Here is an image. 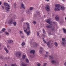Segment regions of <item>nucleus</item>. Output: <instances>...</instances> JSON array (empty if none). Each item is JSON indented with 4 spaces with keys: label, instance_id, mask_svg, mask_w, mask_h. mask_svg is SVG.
<instances>
[{
    "label": "nucleus",
    "instance_id": "nucleus-26",
    "mask_svg": "<svg viewBox=\"0 0 66 66\" xmlns=\"http://www.w3.org/2000/svg\"><path fill=\"white\" fill-rule=\"evenodd\" d=\"M26 61L27 63H29V61L27 59H26Z\"/></svg>",
    "mask_w": 66,
    "mask_h": 66
},
{
    "label": "nucleus",
    "instance_id": "nucleus-39",
    "mask_svg": "<svg viewBox=\"0 0 66 66\" xmlns=\"http://www.w3.org/2000/svg\"><path fill=\"white\" fill-rule=\"evenodd\" d=\"M37 15H39L40 14V13L38 11L37 12Z\"/></svg>",
    "mask_w": 66,
    "mask_h": 66
},
{
    "label": "nucleus",
    "instance_id": "nucleus-53",
    "mask_svg": "<svg viewBox=\"0 0 66 66\" xmlns=\"http://www.w3.org/2000/svg\"><path fill=\"white\" fill-rule=\"evenodd\" d=\"M40 49H43V48L42 47H40Z\"/></svg>",
    "mask_w": 66,
    "mask_h": 66
},
{
    "label": "nucleus",
    "instance_id": "nucleus-51",
    "mask_svg": "<svg viewBox=\"0 0 66 66\" xmlns=\"http://www.w3.org/2000/svg\"><path fill=\"white\" fill-rule=\"evenodd\" d=\"M53 23L54 24H55L56 23L55 22H53Z\"/></svg>",
    "mask_w": 66,
    "mask_h": 66
},
{
    "label": "nucleus",
    "instance_id": "nucleus-41",
    "mask_svg": "<svg viewBox=\"0 0 66 66\" xmlns=\"http://www.w3.org/2000/svg\"><path fill=\"white\" fill-rule=\"evenodd\" d=\"M46 54H47L48 55L49 54V52H46Z\"/></svg>",
    "mask_w": 66,
    "mask_h": 66
},
{
    "label": "nucleus",
    "instance_id": "nucleus-60",
    "mask_svg": "<svg viewBox=\"0 0 66 66\" xmlns=\"http://www.w3.org/2000/svg\"><path fill=\"white\" fill-rule=\"evenodd\" d=\"M4 66H7V64H5V65Z\"/></svg>",
    "mask_w": 66,
    "mask_h": 66
},
{
    "label": "nucleus",
    "instance_id": "nucleus-46",
    "mask_svg": "<svg viewBox=\"0 0 66 66\" xmlns=\"http://www.w3.org/2000/svg\"><path fill=\"white\" fill-rule=\"evenodd\" d=\"M43 42L45 44H46V41L45 40L43 41Z\"/></svg>",
    "mask_w": 66,
    "mask_h": 66
},
{
    "label": "nucleus",
    "instance_id": "nucleus-34",
    "mask_svg": "<svg viewBox=\"0 0 66 66\" xmlns=\"http://www.w3.org/2000/svg\"><path fill=\"white\" fill-rule=\"evenodd\" d=\"M5 31V28H3L2 29V31H3V32H4V31Z\"/></svg>",
    "mask_w": 66,
    "mask_h": 66
},
{
    "label": "nucleus",
    "instance_id": "nucleus-28",
    "mask_svg": "<svg viewBox=\"0 0 66 66\" xmlns=\"http://www.w3.org/2000/svg\"><path fill=\"white\" fill-rule=\"evenodd\" d=\"M21 45L22 46H23L25 45V43L24 42H22L21 44Z\"/></svg>",
    "mask_w": 66,
    "mask_h": 66
},
{
    "label": "nucleus",
    "instance_id": "nucleus-9",
    "mask_svg": "<svg viewBox=\"0 0 66 66\" xmlns=\"http://www.w3.org/2000/svg\"><path fill=\"white\" fill-rule=\"evenodd\" d=\"M30 9L29 8H27L26 11V12L27 14H29L30 13Z\"/></svg>",
    "mask_w": 66,
    "mask_h": 66
},
{
    "label": "nucleus",
    "instance_id": "nucleus-2",
    "mask_svg": "<svg viewBox=\"0 0 66 66\" xmlns=\"http://www.w3.org/2000/svg\"><path fill=\"white\" fill-rule=\"evenodd\" d=\"M61 10V5L59 4L56 5L54 10L55 11H60Z\"/></svg>",
    "mask_w": 66,
    "mask_h": 66
},
{
    "label": "nucleus",
    "instance_id": "nucleus-62",
    "mask_svg": "<svg viewBox=\"0 0 66 66\" xmlns=\"http://www.w3.org/2000/svg\"><path fill=\"white\" fill-rule=\"evenodd\" d=\"M47 1H49V0H46Z\"/></svg>",
    "mask_w": 66,
    "mask_h": 66
},
{
    "label": "nucleus",
    "instance_id": "nucleus-8",
    "mask_svg": "<svg viewBox=\"0 0 66 66\" xmlns=\"http://www.w3.org/2000/svg\"><path fill=\"white\" fill-rule=\"evenodd\" d=\"M26 24L27 26V30H30V25H29V23L27 22L26 23Z\"/></svg>",
    "mask_w": 66,
    "mask_h": 66
},
{
    "label": "nucleus",
    "instance_id": "nucleus-47",
    "mask_svg": "<svg viewBox=\"0 0 66 66\" xmlns=\"http://www.w3.org/2000/svg\"><path fill=\"white\" fill-rule=\"evenodd\" d=\"M21 20L22 21H24V19L23 18H22L21 19Z\"/></svg>",
    "mask_w": 66,
    "mask_h": 66
},
{
    "label": "nucleus",
    "instance_id": "nucleus-40",
    "mask_svg": "<svg viewBox=\"0 0 66 66\" xmlns=\"http://www.w3.org/2000/svg\"><path fill=\"white\" fill-rule=\"evenodd\" d=\"M37 66H40V64L39 63H38V64H37Z\"/></svg>",
    "mask_w": 66,
    "mask_h": 66
},
{
    "label": "nucleus",
    "instance_id": "nucleus-16",
    "mask_svg": "<svg viewBox=\"0 0 66 66\" xmlns=\"http://www.w3.org/2000/svg\"><path fill=\"white\" fill-rule=\"evenodd\" d=\"M55 19L57 21L59 20V17L58 16H56L55 17Z\"/></svg>",
    "mask_w": 66,
    "mask_h": 66
},
{
    "label": "nucleus",
    "instance_id": "nucleus-20",
    "mask_svg": "<svg viewBox=\"0 0 66 66\" xmlns=\"http://www.w3.org/2000/svg\"><path fill=\"white\" fill-rule=\"evenodd\" d=\"M51 63L52 64H54L56 63V61L55 60H52L51 61Z\"/></svg>",
    "mask_w": 66,
    "mask_h": 66
},
{
    "label": "nucleus",
    "instance_id": "nucleus-29",
    "mask_svg": "<svg viewBox=\"0 0 66 66\" xmlns=\"http://www.w3.org/2000/svg\"><path fill=\"white\" fill-rule=\"evenodd\" d=\"M13 24L14 26H16L17 24V23H16V22H13Z\"/></svg>",
    "mask_w": 66,
    "mask_h": 66
},
{
    "label": "nucleus",
    "instance_id": "nucleus-7",
    "mask_svg": "<svg viewBox=\"0 0 66 66\" xmlns=\"http://www.w3.org/2000/svg\"><path fill=\"white\" fill-rule=\"evenodd\" d=\"M16 55L17 56H20L21 55V54L20 52H17L16 53Z\"/></svg>",
    "mask_w": 66,
    "mask_h": 66
},
{
    "label": "nucleus",
    "instance_id": "nucleus-12",
    "mask_svg": "<svg viewBox=\"0 0 66 66\" xmlns=\"http://www.w3.org/2000/svg\"><path fill=\"white\" fill-rule=\"evenodd\" d=\"M50 43H51V41H48L47 43V46L48 47H50L51 46Z\"/></svg>",
    "mask_w": 66,
    "mask_h": 66
},
{
    "label": "nucleus",
    "instance_id": "nucleus-35",
    "mask_svg": "<svg viewBox=\"0 0 66 66\" xmlns=\"http://www.w3.org/2000/svg\"><path fill=\"white\" fill-rule=\"evenodd\" d=\"M23 35V36H21V37H22V38H24V34Z\"/></svg>",
    "mask_w": 66,
    "mask_h": 66
},
{
    "label": "nucleus",
    "instance_id": "nucleus-6",
    "mask_svg": "<svg viewBox=\"0 0 66 66\" xmlns=\"http://www.w3.org/2000/svg\"><path fill=\"white\" fill-rule=\"evenodd\" d=\"M24 31L25 33H26L28 35H30V33H31V31L30 30L27 31V30H24Z\"/></svg>",
    "mask_w": 66,
    "mask_h": 66
},
{
    "label": "nucleus",
    "instance_id": "nucleus-48",
    "mask_svg": "<svg viewBox=\"0 0 66 66\" xmlns=\"http://www.w3.org/2000/svg\"><path fill=\"white\" fill-rule=\"evenodd\" d=\"M2 9H4V6H2Z\"/></svg>",
    "mask_w": 66,
    "mask_h": 66
},
{
    "label": "nucleus",
    "instance_id": "nucleus-24",
    "mask_svg": "<svg viewBox=\"0 0 66 66\" xmlns=\"http://www.w3.org/2000/svg\"><path fill=\"white\" fill-rule=\"evenodd\" d=\"M25 57H26V55H23V57H22V59L23 60H24V59H25Z\"/></svg>",
    "mask_w": 66,
    "mask_h": 66
},
{
    "label": "nucleus",
    "instance_id": "nucleus-21",
    "mask_svg": "<svg viewBox=\"0 0 66 66\" xmlns=\"http://www.w3.org/2000/svg\"><path fill=\"white\" fill-rule=\"evenodd\" d=\"M63 33H66V30L65 28L63 29Z\"/></svg>",
    "mask_w": 66,
    "mask_h": 66
},
{
    "label": "nucleus",
    "instance_id": "nucleus-5",
    "mask_svg": "<svg viewBox=\"0 0 66 66\" xmlns=\"http://www.w3.org/2000/svg\"><path fill=\"white\" fill-rule=\"evenodd\" d=\"M62 41H61V44H62V45H63V46H65V43H65V39L64 38H62Z\"/></svg>",
    "mask_w": 66,
    "mask_h": 66
},
{
    "label": "nucleus",
    "instance_id": "nucleus-13",
    "mask_svg": "<svg viewBox=\"0 0 66 66\" xmlns=\"http://www.w3.org/2000/svg\"><path fill=\"white\" fill-rule=\"evenodd\" d=\"M4 49L6 51V52L7 53H8L9 52V51H8V50H7V49L6 47H4Z\"/></svg>",
    "mask_w": 66,
    "mask_h": 66
},
{
    "label": "nucleus",
    "instance_id": "nucleus-44",
    "mask_svg": "<svg viewBox=\"0 0 66 66\" xmlns=\"http://www.w3.org/2000/svg\"><path fill=\"white\" fill-rule=\"evenodd\" d=\"M5 33L6 34V35H9V33H8V32H5Z\"/></svg>",
    "mask_w": 66,
    "mask_h": 66
},
{
    "label": "nucleus",
    "instance_id": "nucleus-3",
    "mask_svg": "<svg viewBox=\"0 0 66 66\" xmlns=\"http://www.w3.org/2000/svg\"><path fill=\"white\" fill-rule=\"evenodd\" d=\"M45 9V10L47 11H49L50 10V6L48 5H47L46 6Z\"/></svg>",
    "mask_w": 66,
    "mask_h": 66
},
{
    "label": "nucleus",
    "instance_id": "nucleus-63",
    "mask_svg": "<svg viewBox=\"0 0 66 66\" xmlns=\"http://www.w3.org/2000/svg\"><path fill=\"white\" fill-rule=\"evenodd\" d=\"M34 56H33V57H31H31H34Z\"/></svg>",
    "mask_w": 66,
    "mask_h": 66
},
{
    "label": "nucleus",
    "instance_id": "nucleus-64",
    "mask_svg": "<svg viewBox=\"0 0 66 66\" xmlns=\"http://www.w3.org/2000/svg\"><path fill=\"white\" fill-rule=\"evenodd\" d=\"M65 20H66V17L65 18Z\"/></svg>",
    "mask_w": 66,
    "mask_h": 66
},
{
    "label": "nucleus",
    "instance_id": "nucleus-25",
    "mask_svg": "<svg viewBox=\"0 0 66 66\" xmlns=\"http://www.w3.org/2000/svg\"><path fill=\"white\" fill-rule=\"evenodd\" d=\"M50 57L51 60H52L53 59V57L52 56H50Z\"/></svg>",
    "mask_w": 66,
    "mask_h": 66
},
{
    "label": "nucleus",
    "instance_id": "nucleus-17",
    "mask_svg": "<svg viewBox=\"0 0 66 66\" xmlns=\"http://www.w3.org/2000/svg\"><path fill=\"white\" fill-rule=\"evenodd\" d=\"M39 32H37V36L39 38L40 37V36L39 35Z\"/></svg>",
    "mask_w": 66,
    "mask_h": 66
},
{
    "label": "nucleus",
    "instance_id": "nucleus-52",
    "mask_svg": "<svg viewBox=\"0 0 66 66\" xmlns=\"http://www.w3.org/2000/svg\"><path fill=\"white\" fill-rule=\"evenodd\" d=\"M2 56H1L0 57V58H1V59H3V58H2Z\"/></svg>",
    "mask_w": 66,
    "mask_h": 66
},
{
    "label": "nucleus",
    "instance_id": "nucleus-61",
    "mask_svg": "<svg viewBox=\"0 0 66 66\" xmlns=\"http://www.w3.org/2000/svg\"><path fill=\"white\" fill-rule=\"evenodd\" d=\"M62 1H63V2H65V0H62Z\"/></svg>",
    "mask_w": 66,
    "mask_h": 66
},
{
    "label": "nucleus",
    "instance_id": "nucleus-57",
    "mask_svg": "<svg viewBox=\"0 0 66 66\" xmlns=\"http://www.w3.org/2000/svg\"><path fill=\"white\" fill-rule=\"evenodd\" d=\"M1 5V2H0V5Z\"/></svg>",
    "mask_w": 66,
    "mask_h": 66
},
{
    "label": "nucleus",
    "instance_id": "nucleus-19",
    "mask_svg": "<svg viewBox=\"0 0 66 66\" xmlns=\"http://www.w3.org/2000/svg\"><path fill=\"white\" fill-rule=\"evenodd\" d=\"M54 44L55 45L56 47H57V46L58 45V44L56 42H55L54 43Z\"/></svg>",
    "mask_w": 66,
    "mask_h": 66
},
{
    "label": "nucleus",
    "instance_id": "nucleus-49",
    "mask_svg": "<svg viewBox=\"0 0 66 66\" xmlns=\"http://www.w3.org/2000/svg\"><path fill=\"white\" fill-rule=\"evenodd\" d=\"M22 22H23V21H22L21 20L20 21V23H22Z\"/></svg>",
    "mask_w": 66,
    "mask_h": 66
},
{
    "label": "nucleus",
    "instance_id": "nucleus-59",
    "mask_svg": "<svg viewBox=\"0 0 66 66\" xmlns=\"http://www.w3.org/2000/svg\"><path fill=\"white\" fill-rule=\"evenodd\" d=\"M48 34L49 35H51V33L49 34Z\"/></svg>",
    "mask_w": 66,
    "mask_h": 66
},
{
    "label": "nucleus",
    "instance_id": "nucleus-11",
    "mask_svg": "<svg viewBox=\"0 0 66 66\" xmlns=\"http://www.w3.org/2000/svg\"><path fill=\"white\" fill-rule=\"evenodd\" d=\"M30 53H33L34 55L35 54V51L34 50H32L30 52Z\"/></svg>",
    "mask_w": 66,
    "mask_h": 66
},
{
    "label": "nucleus",
    "instance_id": "nucleus-4",
    "mask_svg": "<svg viewBox=\"0 0 66 66\" xmlns=\"http://www.w3.org/2000/svg\"><path fill=\"white\" fill-rule=\"evenodd\" d=\"M13 19H10L8 22V24L9 25H11L13 23Z\"/></svg>",
    "mask_w": 66,
    "mask_h": 66
},
{
    "label": "nucleus",
    "instance_id": "nucleus-33",
    "mask_svg": "<svg viewBox=\"0 0 66 66\" xmlns=\"http://www.w3.org/2000/svg\"><path fill=\"white\" fill-rule=\"evenodd\" d=\"M55 28L54 27H53L51 29L52 31H53L54 30Z\"/></svg>",
    "mask_w": 66,
    "mask_h": 66
},
{
    "label": "nucleus",
    "instance_id": "nucleus-55",
    "mask_svg": "<svg viewBox=\"0 0 66 66\" xmlns=\"http://www.w3.org/2000/svg\"><path fill=\"white\" fill-rule=\"evenodd\" d=\"M27 29H27V28H26V29L25 30H26V32L27 31Z\"/></svg>",
    "mask_w": 66,
    "mask_h": 66
},
{
    "label": "nucleus",
    "instance_id": "nucleus-15",
    "mask_svg": "<svg viewBox=\"0 0 66 66\" xmlns=\"http://www.w3.org/2000/svg\"><path fill=\"white\" fill-rule=\"evenodd\" d=\"M13 42V40H10L8 41L9 43H12Z\"/></svg>",
    "mask_w": 66,
    "mask_h": 66
},
{
    "label": "nucleus",
    "instance_id": "nucleus-37",
    "mask_svg": "<svg viewBox=\"0 0 66 66\" xmlns=\"http://www.w3.org/2000/svg\"><path fill=\"white\" fill-rule=\"evenodd\" d=\"M20 34H23V33L21 31H20Z\"/></svg>",
    "mask_w": 66,
    "mask_h": 66
},
{
    "label": "nucleus",
    "instance_id": "nucleus-18",
    "mask_svg": "<svg viewBox=\"0 0 66 66\" xmlns=\"http://www.w3.org/2000/svg\"><path fill=\"white\" fill-rule=\"evenodd\" d=\"M61 9L62 11H64L65 10V7L64 6H61Z\"/></svg>",
    "mask_w": 66,
    "mask_h": 66
},
{
    "label": "nucleus",
    "instance_id": "nucleus-42",
    "mask_svg": "<svg viewBox=\"0 0 66 66\" xmlns=\"http://www.w3.org/2000/svg\"><path fill=\"white\" fill-rule=\"evenodd\" d=\"M47 63H45L44 64V65H43V66H46V65H47Z\"/></svg>",
    "mask_w": 66,
    "mask_h": 66
},
{
    "label": "nucleus",
    "instance_id": "nucleus-1",
    "mask_svg": "<svg viewBox=\"0 0 66 66\" xmlns=\"http://www.w3.org/2000/svg\"><path fill=\"white\" fill-rule=\"evenodd\" d=\"M4 5L5 6H6L5 10H6L7 12H8L10 7V5H9L7 3H4Z\"/></svg>",
    "mask_w": 66,
    "mask_h": 66
},
{
    "label": "nucleus",
    "instance_id": "nucleus-58",
    "mask_svg": "<svg viewBox=\"0 0 66 66\" xmlns=\"http://www.w3.org/2000/svg\"><path fill=\"white\" fill-rule=\"evenodd\" d=\"M53 44V43H51V46H52Z\"/></svg>",
    "mask_w": 66,
    "mask_h": 66
},
{
    "label": "nucleus",
    "instance_id": "nucleus-31",
    "mask_svg": "<svg viewBox=\"0 0 66 66\" xmlns=\"http://www.w3.org/2000/svg\"><path fill=\"white\" fill-rule=\"evenodd\" d=\"M42 30L43 31V33H44V34L46 33V32H45V30H44V29H43Z\"/></svg>",
    "mask_w": 66,
    "mask_h": 66
},
{
    "label": "nucleus",
    "instance_id": "nucleus-56",
    "mask_svg": "<svg viewBox=\"0 0 66 66\" xmlns=\"http://www.w3.org/2000/svg\"><path fill=\"white\" fill-rule=\"evenodd\" d=\"M43 36H44V37H45V35H44V34H43Z\"/></svg>",
    "mask_w": 66,
    "mask_h": 66
},
{
    "label": "nucleus",
    "instance_id": "nucleus-43",
    "mask_svg": "<svg viewBox=\"0 0 66 66\" xmlns=\"http://www.w3.org/2000/svg\"><path fill=\"white\" fill-rule=\"evenodd\" d=\"M38 44L37 43H35V45L36 46H38Z\"/></svg>",
    "mask_w": 66,
    "mask_h": 66
},
{
    "label": "nucleus",
    "instance_id": "nucleus-22",
    "mask_svg": "<svg viewBox=\"0 0 66 66\" xmlns=\"http://www.w3.org/2000/svg\"><path fill=\"white\" fill-rule=\"evenodd\" d=\"M46 28H51L52 27H51V26H50V25H48L46 26Z\"/></svg>",
    "mask_w": 66,
    "mask_h": 66
},
{
    "label": "nucleus",
    "instance_id": "nucleus-10",
    "mask_svg": "<svg viewBox=\"0 0 66 66\" xmlns=\"http://www.w3.org/2000/svg\"><path fill=\"white\" fill-rule=\"evenodd\" d=\"M21 6L22 7V8H23L24 9H26V7L24 6V4H23V3H22L21 4Z\"/></svg>",
    "mask_w": 66,
    "mask_h": 66
},
{
    "label": "nucleus",
    "instance_id": "nucleus-38",
    "mask_svg": "<svg viewBox=\"0 0 66 66\" xmlns=\"http://www.w3.org/2000/svg\"><path fill=\"white\" fill-rule=\"evenodd\" d=\"M33 23L35 24H36V22L35 21H33Z\"/></svg>",
    "mask_w": 66,
    "mask_h": 66
},
{
    "label": "nucleus",
    "instance_id": "nucleus-50",
    "mask_svg": "<svg viewBox=\"0 0 66 66\" xmlns=\"http://www.w3.org/2000/svg\"><path fill=\"white\" fill-rule=\"evenodd\" d=\"M45 57H48V55H45Z\"/></svg>",
    "mask_w": 66,
    "mask_h": 66
},
{
    "label": "nucleus",
    "instance_id": "nucleus-32",
    "mask_svg": "<svg viewBox=\"0 0 66 66\" xmlns=\"http://www.w3.org/2000/svg\"><path fill=\"white\" fill-rule=\"evenodd\" d=\"M11 66H17V65L16 64H11Z\"/></svg>",
    "mask_w": 66,
    "mask_h": 66
},
{
    "label": "nucleus",
    "instance_id": "nucleus-23",
    "mask_svg": "<svg viewBox=\"0 0 66 66\" xmlns=\"http://www.w3.org/2000/svg\"><path fill=\"white\" fill-rule=\"evenodd\" d=\"M22 66H27V64H25L24 62L22 63Z\"/></svg>",
    "mask_w": 66,
    "mask_h": 66
},
{
    "label": "nucleus",
    "instance_id": "nucleus-14",
    "mask_svg": "<svg viewBox=\"0 0 66 66\" xmlns=\"http://www.w3.org/2000/svg\"><path fill=\"white\" fill-rule=\"evenodd\" d=\"M46 22H47V23H50V22H51V21L50 20L48 19H47Z\"/></svg>",
    "mask_w": 66,
    "mask_h": 66
},
{
    "label": "nucleus",
    "instance_id": "nucleus-30",
    "mask_svg": "<svg viewBox=\"0 0 66 66\" xmlns=\"http://www.w3.org/2000/svg\"><path fill=\"white\" fill-rule=\"evenodd\" d=\"M29 9L30 11H31V10H32L33 9V8L32 7H30Z\"/></svg>",
    "mask_w": 66,
    "mask_h": 66
},
{
    "label": "nucleus",
    "instance_id": "nucleus-45",
    "mask_svg": "<svg viewBox=\"0 0 66 66\" xmlns=\"http://www.w3.org/2000/svg\"><path fill=\"white\" fill-rule=\"evenodd\" d=\"M39 53H41V54H42V51L41 50H40Z\"/></svg>",
    "mask_w": 66,
    "mask_h": 66
},
{
    "label": "nucleus",
    "instance_id": "nucleus-36",
    "mask_svg": "<svg viewBox=\"0 0 66 66\" xmlns=\"http://www.w3.org/2000/svg\"><path fill=\"white\" fill-rule=\"evenodd\" d=\"M14 7H16V3H14Z\"/></svg>",
    "mask_w": 66,
    "mask_h": 66
},
{
    "label": "nucleus",
    "instance_id": "nucleus-54",
    "mask_svg": "<svg viewBox=\"0 0 66 66\" xmlns=\"http://www.w3.org/2000/svg\"><path fill=\"white\" fill-rule=\"evenodd\" d=\"M43 41H44V40H45V39H44V38H43Z\"/></svg>",
    "mask_w": 66,
    "mask_h": 66
},
{
    "label": "nucleus",
    "instance_id": "nucleus-27",
    "mask_svg": "<svg viewBox=\"0 0 66 66\" xmlns=\"http://www.w3.org/2000/svg\"><path fill=\"white\" fill-rule=\"evenodd\" d=\"M8 31L9 32H11V29H10V28H9L8 29Z\"/></svg>",
    "mask_w": 66,
    "mask_h": 66
}]
</instances>
